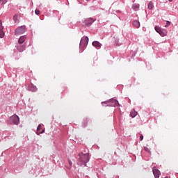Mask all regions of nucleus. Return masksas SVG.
<instances>
[{
    "instance_id": "nucleus-1",
    "label": "nucleus",
    "mask_w": 178,
    "mask_h": 178,
    "mask_svg": "<svg viewBox=\"0 0 178 178\" xmlns=\"http://www.w3.org/2000/svg\"><path fill=\"white\" fill-rule=\"evenodd\" d=\"M79 156L78 165L79 166H87V163L90 161V154L79 153Z\"/></svg>"
},
{
    "instance_id": "nucleus-2",
    "label": "nucleus",
    "mask_w": 178,
    "mask_h": 178,
    "mask_svg": "<svg viewBox=\"0 0 178 178\" xmlns=\"http://www.w3.org/2000/svg\"><path fill=\"white\" fill-rule=\"evenodd\" d=\"M105 104L107 105V106H120L119 102L116 99H111L109 101H106L104 102H102V104L103 106H105Z\"/></svg>"
},
{
    "instance_id": "nucleus-3",
    "label": "nucleus",
    "mask_w": 178,
    "mask_h": 178,
    "mask_svg": "<svg viewBox=\"0 0 178 178\" xmlns=\"http://www.w3.org/2000/svg\"><path fill=\"white\" fill-rule=\"evenodd\" d=\"M8 123L10 124H15L17 126L20 123V119L19 118V116L17 115H13L8 119Z\"/></svg>"
},
{
    "instance_id": "nucleus-4",
    "label": "nucleus",
    "mask_w": 178,
    "mask_h": 178,
    "mask_svg": "<svg viewBox=\"0 0 178 178\" xmlns=\"http://www.w3.org/2000/svg\"><path fill=\"white\" fill-rule=\"evenodd\" d=\"M24 33H26V26H21L16 29L15 35H21V34H24Z\"/></svg>"
},
{
    "instance_id": "nucleus-5",
    "label": "nucleus",
    "mask_w": 178,
    "mask_h": 178,
    "mask_svg": "<svg viewBox=\"0 0 178 178\" xmlns=\"http://www.w3.org/2000/svg\"><path fill=\"white\" fill-rule=\"evenodd\" d=\"M88 45V37H83L80 42V47H87Z\"/></svg>"
},
{
    "instance_id": "nucleus-6",
    "label": "nucleus",
    "mask_w": 178,
    "mask_h": 178,
    "mask_svg": "<svg viewBox=\"0 0 178 178\" xmlns=\"http://www.w3.org/2000/svg\"><path fill=\"white\" fill-rule=\"evenodd\" d=\"M153 175L155 178H159L161 176V171L156 168V167H154L152 168Z\"/></svg>"
},
{
    "instance_id": "nucleus-7",
    "label": "nucleus",
    "mask_w": 178,
    "mask_h": 178,
    "mask_svg": "<svg viewBox=\"0 0 178 178\" xmlns=\"http://www.w3.org/2000/svg\"><path fill=\"white\" fill-rule=\"evenodd\" d=\"M95 20H96V19L90 17V18L86 19L84 21V23L86 26H91V24H92V23H94V22H95Z\"/></svg>"
},
{
    "instance_id": "nucleus-8",
    "label": "nucleus",
    "mask_w": 178,
    "mask_h": 178,
    "mask_svg": "<svg viewBox=\"0 0 178 178\" xmlns=\"http://www.w3.org/2000/svg\"><path fill=\"white\" fill-rule=\"evenodd\" d=\"M17 51H19V52H23V51H24V49H26V45L24 44H19L17 47Z\"/></svg>"
},
{
    "instance_id": "nucleus-9",
    "label": "nucleus",
    "mask_w": 178,
    "mask_h": 178,
    "mask_svg": "<svg viewBox=\"0 0 178 178\" xmlns=\"http://www.w3.org/2000/svg\"><path fill=\"white\" fill-rule=\"evenodd\" d=\"M42 128V127L41 126V124H39L38 128H37V132L36 134H38V136H40V134H42V133H44L45 131V130L42 129L41 131V129Z\"/></svg>"
},
{
    "instance_id": "nucleus-10",
    "label": "nucleus",
    "mask_w": 178,
    "mask_h": 178,
    "mask_svg": "<svg viewBox=\"0 0 178 178\" xmlns=\"http://www.w3.org/2000/svg\"><path fill=\"white\" fill-rule=\"evenodd\" d=\"M92 45H93V47H95V48H97V49H99V48H101V43H99V42L98 41H94L92 43Z\"/></svg>"
},
{
    "instance_id": "nucleus-11",
    "label": "nucleus",
    "mask_w": 178,
    "mask_h": 178,
    "mask_svg": "<svg viewBox=\"0 0 178 178\" xmlns=\"http://www.w3.org/2000/svg\"><path fill=\"white\" fill-rule=\"evenodd\" d=\"M26 35H23V36H21L19 38V39L18 40V43L20 44H23V42H24L26 41Z\"/></svg>"
},
{
    "instance_id": "nucleus-12",
    "label": "nucleus",
    "mask_w": 178,
    "mask_h": 178,
    "mask_svg": "<svg viewBox=\"0 0 178 178\" xmlns=\"http://www.w3.org/2000/svg\"><path fill=\"white\" fill-rule=\"evenodd\" d=\"M147 9H149V10L154 9V3L152 1L148 3Z\"/></svg>"
},
{
    "instance_id": "nucleus-13",
    "label": "nucleus",
    "mask_w": 178,
    "mask_h": 178,
    "mask_svg": "<svg viewBox=\"0 0 178 178\" xmlns=\"http://www.w3.org/2000/svg\"><path fill=\"white\" fill-rule=\"evenodd\" d=\"M132 9L134 10H135L136 12H137V10H138V9H140V4H137V3L133 4Z\"/></svg>"
},
{
    "instance_id": "nucleus-14",
    "label": "nucleus",
    "mask_w": 178,
    "mask_h": 178,
    "mask_svg": "<svg viewBox=\"0 0 178 178\" xmlns=\"http://www.w3.org/2000/svg\"><path fill=\"white\" fill-rule=\"evenodd\" d=\"M136 115H138V113L136 110H132L130 113L131 118H136Z\"/></svg>"
},
{
    "instance_id": "nucleus-15",
    "label": "nucleus",
    "mask_w": 178,
    "mask_h": 178,
    "mask_svg": "<svg viewBox=\"0 0 178 178\" xmlns=\"http://www.w3.org/2000/svg\"><path fill=\"white\" fill-rule=\"evenodd\" d=\"M154 29L156 33H159L160 35H162V30L159 28V26H155Z\"/></svg>"
},
{
    "instance_id": "nucleus-16",
    "label": "nucleus",
    "mask_w": 178,
    "mask_h": 178,
    "mask_svg": "<svg viewBox=\"0 0 178 178\" xmlns=\"http://www.w3.org/2000/svg\"><path fill=\"white\" fill-rule=\"evenodd\" d=\"M134 26H135V27H136V29H138L140 27V22L137 20L134 21L133 22Z\"/></svg>"
},
{
    "instance_id": "nucleus-17",
    "label": "nucleus",
    "mask_w": 178,
    "mask_h": 178,
    "mask_svg": "<svg viewBox=\"0 0 178 178\" xmlns=\"http://www.w3.org/2000/svg\"><path fill=\"white\" fill-rule=\"evenodd\" d=\"M83 127H87V124H88V119L86 118L83 122Z\"/></svg>"
},
{
    "instance_id": "nucleus-18",
    "label": "nucleus",
    "mask_w": 178,
    "mask_h": 178,
    "mask_svg": "<svg viewBox=\"0 0 178 178\" xmlns=\"http://www.w3.org/2000/svg\"><path fill=\"white\" fill-rule=\"evenodd\" d=\"M5 37V33H3V29H0V38Z\"/></svg>"
},
{
    "instance_id": "nucleus-19",
    "label": "nucleus",
    "mask_w": 178,
    "mask_h": 178,
    "mask_svg": "<svg viewBox=\"0 0 178 178\" xmlns=\"http://www.w3.org/2000/svg\"><path fill=\"white\" fill-rule=\"evenodd\" d=\"M19 16L15 15L13 17V20L14 22H15V23H19V19H18Z\"/></svg>"
},
{
    "instance_id": "nucleus-20",
    "label": "nucleus",
    "mask_w": 178,
    "mask_h": 178,
    "mask_svg": "<svg viewBox=\"0 0 178 178\" xmlns=\"http://www.w3.org/2000/svg\"><path fill=\"white\" fill-rule=\"evenodd\" d=\"M8 2V0H0V5H5Z\"/></svg>"
},
{
    "instance_id": "nucleus-21",
    "label": "nucleus",
    "mask_w": 178,
    "mask_h": 178,
    "mask_svg": "<svg viewBox=\"0 0 178 178\" xmlns=\"http://www.w3.org/2000/svg\"><path fill=\"white\" fill-rule=\"evenodd\" d=\"M145 151H146V152H148L149 154L151 153V151L149 150V148L145 147H144Z\"/></svg>"
},
{
    "instance_id": "nucleus-22",
    "label": "nucleus",
    "mask_w": 178,
    "mask_h": 178,
    "mask_svg": "<svg viewBox=\"0 0 178 178\" xmlns=\"http://www.w3.org/2000/svg\"><path fill=\"white\" fill-rule=\"evenodd\" d=\"M170 24V22L167 21L166 24L165 25V27H169Z\"/></svg>"
},
{
    "instance_id": "nucleus-23",
    "label": "nucleus",
    "mask_w": 178,
    "mask_h": 178,
    "mask_svg": "<svg viewBox=\"0 0 178 178\" xmlns=\"http://www.w3.org/2000/svg\"><path fill=\"white\" fill-rule=\"evenodd\" d=\"M35 15H40V10H35Z\"/></svg>"
},
{
    "instance_id": "nucleus-24",
    "label": "nucleus",
    "mask_w": 178,
    "mask_h": 178,
    "mask_svg": "<svg viewBox=\"0 0 178 178\" xmlns=\"http://www.w3.org/2000/svg\"><path fill=\"white\" fill-rule=\"evenodd\" d=\"M1 29H3V26H2V21L0 20V30Z\"/></svg>"
},
{
    "instance_id": "nucleus-25",
    "label": "nucleus",
    "mask_w": 178,
    "mask_h": 178,
    "mask_svg": "<svg viewBox=\"0 0 178 178\" xmlns=\"http://www.w3.org/2000/svg\"><path fill=\"white\" fill-rule=\"evenodd\" d=\"M140 141H143V140H144V136L140 135Z\"/></svg>"
},
{
    "instance_id": "nucleus-26",
    "label": "nucleus",
    "mask_w": 178,
    "mask_h": 178,
    "mask_svg": "<svg viewBox=\"0 0 178 178\" xmlns=\"http://www.w3.org/2000/svg\"><path fill=\"white\" fill-rule=\"evenodd\" d=\"M32 91H37V88H36V87H34V88L32 89Z\"/></svg>"
},
{
    "instance_id": "nucleus-27",
    "label": "nucleus",
    "mask_w": 178,
    "mask_h": 178,
    "mask_svg": "<svg viewBox=\"0 0 178 178\" xmlns=\"http://www.w3.org/2000/svg\"><path fill=\"white\" fill-rule=\"evenodd\" d=\"M72 164H73V163H72V161H69V165H70V166H72Z\"/></svg>"
},
{
    "instance_id": "nucleus-28",
    "label": "nucleus",
    "mask_w": 178,
    "mask_h": 178,
    "mask_svg": "<svg viewBox=\"0 0 178 178\" xmlns=\"http://www.w3.org/2000/svg\"><path fill=\"white\" fill-rule=\"evenodd\" d=\"M170 2H172V1H173V0H168Z\"/></svg>"
},
{
    "instance_id": "nucleus-29",
    "label": "nucleus",
    "mask_w": 178,
    "mask_h": 178,
    "mask_svg": "<svg viewBox=\"0 0 178 178\" xmlns=\"http://www.w3.org/2000/svg\"><path fill=\"white\" fill-rule=\"evenodd\" d=\"M86 1H90V0H86Z\"/></svg>"
}]
</instances>
